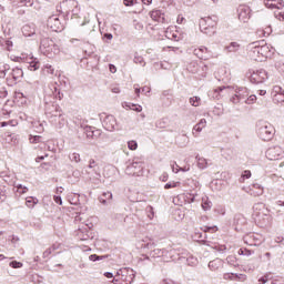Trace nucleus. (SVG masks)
<instances>
[{"instance_id": "34", "label": "nucleus", "mask_w": 284, "mask_h": 284, "mask_svg": "<svg viewBox=\"0 0 284 284\" xmlns=\"http://www.w3.org/2000/svg\"><path fill=\"white\" fill-rule=\"evenodd\" d=\"M206 125H207V121L205 119H201L200 122L194 125L193 130L195 132H203Z\"/></svg>"}, {"instance_id": "6", "label": "nucleus", "mask_w": 284, "mask_h": 284, "mask_svg": "<svg viewBox=\"0 0 284 284\" xmlns=\"http://www.w3.org/2000/svg\"><path fill=\"white\" fill-rule=\"evenodd\" d=\"M48 119L50 123L54 125V128H58V130H61V128H65V124L68 123V120H65V115L61 111H55V114L52 113V111H47Z\"/></svg>"}, {"instance_id": "35", "label": "nucleus", "mask_w": 284, "mask_h": 284, "mask_svg": "<svg viewBox=\"0 0 284 284\" xmlns=\"http://www.w3.org/2000/svg\"><path fill=\"white\" fill-rule=\"evenodd\" d=\"M227 52H239L241 50V44L239 42H231L230 45L225 47Z\"/></svg>"}, {"instance_id": "46", "label": "nucleus", "mask_w": 284, "mask_h": 284, "mask_svg": "<svg viewBox=\"0 0 284 284\" xmlns=\"http://www.w3.org/2000/svg\"><path fill=\"white\" fill-rule=\"evenodd\" d=\"M165 37H166V39H172V41H179V34L178 33H172L170 31V29H168L165 31Z\"/></svg>"}, {"instance_id": "28", "label": "nucleus", "mask_w": 284, "mask_h": 284, "mask_svg": "<svg viewBox=\"0 0 284 284\" xmlns=\"http://www.w3.org/2000/svg\"><path fill=\"white\" fill-rule=\"evenodd\" d=\"M11 77L14 81H19V79H23V70L21 68H14L11 71Z\"/></svg>"}, {"instance_id": "17", "label": "nucleus", "mask_w": 284, "mask_h": 284, "mask_svg": "<svg viewBox=\"0 0 284 284\" xmlns=\"http://www.w3.org/2000/svg\"><path fill=\"white\" fill-rule=\"evenodd\" d=\"M202 230H203L204 234L201 233V232H195L193 237L194 239H200V241H202V243H203V241H204L203 239H207V232H217L219 227H216V226H204V227H202Z\"/></svg>"}, {"instance_id": "24", "label": "nucleus", "mask_w": 284, "mask_h": 284, "mask_svg": "<svg viewBox=\"0 0 284 284\" xmlns=\"http://www.w3.org/2000/svg\"><path fill=\"white\" fill-rule=\"evenodd\" d=\"M203 241V245H207L209 247H212L213 250H216V252H225L227 250V247L225 245H221V244H213L212 242L207 241V240H202Z\"/></svg>"}, {"instance_id": "36", "label": "nucleus", "mask_w": 284, "mask_h": 284, "mask_svg": "<svg viewBox=\"0 0 284 284\" xmlns=\"http://www.w3.org/2000/svg\"><path fill=\"white\" fill-rule=\"evenodd\" d=\"M186 264L190 267H196L199 265V260L195 256H193V255H189L186 257Z\"/></svg>"}, {"instance_id": "50", "label": "nucleus", "mask_w": 284, "mask_h": 284, "mask_svg": "<svg viewBox=\"0 0 284 284\" xmlns=\"http://www.w3.org/2000/svg\"><path fill=\"white\" fill-rule=\"evenodd\" d=\"M42 71L44 74H54V68H52V65H50V64H45L42 68Z\"/></svg>"}, {"instance_id": "39", "label": "nucleus", "mask_w": 284, "mask_h": 284, "mask_svg": "<svg viewBox=\"0 0 284 284\" xmlns=\"http://www.w3.org/2000/svg\"><path fill=\"white\" fill-rule=\"evenodd\" d=\"M69 159L72 163H81V154L78 152L70 153Z\"/></svg>"}, {"instance_id": "31", "label": "nucleus", "mask_w": 284, "mask_h": 284, "mask_svg": "<svg viewBox=\"0 0 284 284\" xmlns=\"http://www.w3.org/2000/svg\"><path fill=\"white\" fill-rule=\"evenodd\" d=\"M164 254H165V250L164 248H153L150 252V256L152 258H159V257L163 256Z\"/></svg>"}, {"instance_id": "57", "label": "nucleus", "mask_w": 284, "mask_h": 284, "mask_svg": "<svg viewBox=\"0 0 284 284\" xmlns=\"http://www.w3.org/2000/svg\"><path fill=\"white\" fill-rule=\"evenodd\" d=\"M128 148L129 150H136V148H139V143H136L134 140H131L128 142Z\"/></svg>"}, {"instance_id": "9", "label": "nucleus", "mask_w": 284, "mask_h": 284, "mask_svg": "<svg viewBox=\"0 0 284 284\" xmlns=\"http://www.w3.org/2000/svg\"><path fill=\"white\" fill-rule=\"evenodd\" d=\"M247 75L251 83H256V84L264 83V81H267V79H270L267 71H265L264 69L250 71Z\"/></svg>"}, {"instance_id": "13", "label": "nucleus", "mask_w": 284, "mask_h": 284, "mask_svg": "<svg viewBox=\"0 0 284 284\" xmlns=\"http://www.w3.org/2000/svg\"><path fill=\"white\" fill-rule=\"evenodd\" d=\"M102 125L108 132L119 130V124L116 123V118H114V115H106L102 122Z\"/></svg>"}, {"instance_id": "29", "label": "nucleus", "mask_w": 284, "mask_h": 284, "mask_svg": "<svg viewBox=\"0 0 284 284\" xmlns=\"http://www.w3.org/2000/svg\"><path fill=\"white\" fill-rule=\"evenodd\" d=\"M123 108L133 110V112H142L143 111V106H141L140 104H134V103H130V102H124Z\"/></svg>"}, {"instance_id": "26", "label": "nucleus", "mask_w": 284, "mask_h": 284, "mask_svg": "<svg viewBox=\"0 0 284 284\" xmlns=\"http://www.w3.org/2000/svg\"><path fill=\"white\" fill-rule=\"evenodd\" d=\"M235 94L239 97L241 101L247 99L250 97V91L246 88H240L235 91Z\"/></svg>"}, {"instance_id": "42", "label": "nucleus", "mask_w": 284, "mask_h": 284, "mask_svg": "<svg viewBox=\"0 0 284 284\" xmlns=\"http://www.w3.org/2000/svg\"><path fill=\"white\" fill-rule=\"evenodd\" d=\"M226 263L229 265H232L233 267H237L239 266V263L236 262V256H234V255H229L226 257Z\"/></svg>"}, {"instance_id": "49", "label": "nucleus", "mask_w": 284, "mask_h": 284, "mask_svg": "<svg viewBox=\"0 0 284 284\" xmlns=\"http://www.w3.org/2000/svg\"><path fill=\"white\" fill-rule=\"evenodd\" d=\"M239 254L240 256H252L254 254V251H250L247 248H240Z\"/></svg>"}, {"instance_id": "27", "label": "nucleus", "mask_w": 284, "mask_h": 284, "mask_svg": "<svg viewBox=\"0 0 284 284\" xmlns=\"http://www.w3.org/2000/svg\"><path fill=\"white\" fill-rule=\"evenodd\" d=\"M48 110L50 112H52V114H57V112H61V110L59 109V105L54 104V103H47L45 104V108H44V112H45V115L48 118Z\"/></svg>"}, {"instance_id": "37", "label": "nucleus", "mask_w": 284, "mask_h": 284, "mask_svg": "<svg viewBox=\"0 0 284 284\" xmlns=\"http://www.w3.org/2000/svg\"><path fill=\"white\" fill-rule=\"evenodd\" d=\"M70 43H72V44L75 45L77 48H82L83 45H85V43H90V41H85V40L72 38V39L70 40Z\"/></svg>"}, {"instance_id": "47", "label": "nucleus", "mask_w": 284, "mask_h": 284, "mask_svg": "<svg viewBox=\"0 0 284 284\" xmlns=\"http://www.w3.org/2000/svg\"><path fill=\"white\" fill-rule=\"evenodd\" d=\"M81 13V9L79 8V6L74 7L72 10H71V19H79V14Z\"/></svg>"}, {"instance_id": "19", "label": "nucleus", "mask_w": 284, "mask_h": 284, "mask_svg": "<svg viewBox=\"0 0 284 284\" xmlns=\"http://www.w3.org/2000/svg\"><path fill=\"white\" fill-rule=\"evenodd\" d=\"M23 37H34L37 34V26L34 23L24 24L22 27Z\"/></svg>"}, {"instance_id": "1", "label": "nucleus", "mask_w": 284, "mask_h": 284, "mask_svg": "<svg viewBox=\"0 0 284 284\" xmlns=\"http://www.w3.org/2000/svg\"><path fill=\"white\" fill-rule=\"evenodd\" d=\"M247 50H248V57L253 60V61H265V59L272 57V54H274V48H272V45L265 43V41H255V42H251L247 45Z\"/></svg>"}, {"instance_id": "51", "label": "nucleus", "mask_w": 284, "mask_h": 284, "mask_svg": "<svg viewBox=\"0 0 284 284\" xmlns=\"http://www.w3.org/2000/svg\"><path fill=\"white\" fill-rule=\"evenodd\" d=\"M9 265H10V267H12L13 270H21V267H23V263L17 262V261L10 262Z\"/></svg>"}, {"instance_id": "8", "label": "nucleus", "mask_w": 284, "mask_h": 284, "mask_svg": "<svg viewBox=\"0 0 284 284\" xmlns=\"http://www.w3.org/2000/svg\"><path fill=\"white\" fill-rule=\"evenodd\" d=\"M125 174L129 176H141L143 174V162L139 159L133 160L125 169Z\"/></svg>"}, {"instance_id": "15", "label": "nucleus", "mask_w": 284, "mask_h": 284, "mask_svg": "<svg viewBox=\"0 0 284 284\" xmlns=\"http://www.w3.org/2000/svg\"><path fill=\"white\" fill-rule=\"evenodd\" d=\"M246 193L250 194V196H263L264 187L260 183H253L250 185Z\"/></svg>"}, {"instance_id": "38", "label": "nucleus", "mask_w": 284, "mask_h": 284, "mask_svg": "<svg viewBox=\"0 0 284 284\" xmlns=\"http://www.w3.org/2000/svg\"><path fill=\"white\" fill-rule=\"evenodd\" d=\"M196 161H197V168L200 170H205V168H207V160L205 158L196 156Z\"/></svg>"}, {"instance_id": "10", "label": "nucleus", "mask_w": 284, "mask_h": 284, "mask_svg": "<svg viewBox=\"0 0 284 284\" xmlns=\"http://www.w3.org/2000/svg\"><path fill=\"white\" fill-rule=\"evenodd\" d=\"M265 156L268 161H278L284 156L283 148L280 145L270 146L265 152Z\"/></svg>"}, {"instance_id": "32", "label": "nucleus", "mask_w": 284, "mask_h": 284, "mask_svg": "<svg viewBox=\"0 0 284 284\" xmlns=\"http://www.w3.org/2000/svg\"><path fill=\"white\" fill-rule=\"evenodd\" d=\"M150 17L153 21H161L163 18V12L161 10H153L150 12Z\"/></svg>"}, {"instance_id": "4", "label": "nucleus", "mask_w": 284, "mask_h": 284, "mask_svg": "<svg viewBox=\"0 0 284 284\" xmlns=\"http://www.w3.org/2000/svg\"><path fill=\"white\" fill-rule=\"evenodd\" d=\"M274 132L275 129L272 123L263 120L256 122V134L262 141H272Z\"/></svg>"}, {"instance_id": "58", "label": "nucleus", "mask_w": 284, "mask_h": 284, "mask_svg": "<svg viewBox=\"0 0 284 284\" xmlns=\"http://www.w3.org/2000/svg\"><path fill=\"white\" fill-rule=\"evenodd\" d=\"M33 3H34V1H32V0H20V1H19V4H20V6H27V8L32 7Z\"/></svg>"}, {"instance_id": "2", "label": "nucleus", "mask_w": 284, "mask_h": 284, "mask_svg": "<svg viewBox=\"0 0 284 284\" xmlns=\"http://www.w3.org/2000/svg\"><path fill=\"white\" fill-rule=\"evenodd\" d=\"M253 219L258 227H270L274 217L263 202H258L253 205Z\"/></svg>"}, {"instance_id": "18", "label": "nucleus", "mask_w": 284, "mask_h": 284, "mask_svg": "<svg viewBox=\"0 0 284 284\" xmlns=\"http://www.w3.org/2000/svg\"><path fill=\"white\" fill-rule=\"evenodd\" d=\"M264 6L270 10H274L276 8L277 10H281L282 8H284V1L283 0H264Z\"/></svg>"}, {"instance_id": "22", "label": "nucleus", "mask_w": 284, "mask_h": 284, "mask_svg": "<svg viewBox=\"0 0 284 284\" xmlns=\"http://www.w3.org/2000/svg\"><path fill=\"white\" fill-rule=\"evenodd\" d=\"M40 68H41V62H39L37 58L29 59L28 70H30L31 72H37V70H39Z\"/></svg>"}, {"instance_id": "55", "label": "nucleus", "mask_w": 284, "mask_h": 284, "mask_svg": "<svg viewBox=\"0 0 284 284\" xmlns=\"http://www.w3.org/2000/svg\"><path fill=\"white\" fill-rule=\"evenodd\" d=\"M29 141L30 143H41V135H30Z\"/></svg>"}, {"instance_id": "3", "label": "nucleus", "mask_w": 284, "mask_h": 284, "mask_svg": "<svg viewBox=\"0 0 284 284\" xmlns=\"http://www.w3.org/2000/svg\"><path fill=\"white\" fill-rule=\"evenodd\" d=\"M136 278V272L131 267H122L116 271L111 283L113 284H132Z\"/></svg>"}, {"instance_id": "21", "label": "nucleus", "mask_w": 284, "mask_h": 284, "mask_svg": "<svg viewBox=\"0 0 284 284\" xmlns=\"http://www.w3.org/2000/svg\"><path fill=\"white\" fill-rule=\"evenodd\" d=\"M112 192H104L101 194V196L99 197V201L102 205H112Z\"/></svg>"}, {"instance_id": "54", "label": "nucleus", "mask_w": 284, "mask_h": 284, "mask_svg": "<svg viewBox=\"0 0 284 284\" xmlns=\"http://www.w3.org/2000/svg\"><path fill=\"white\" fill-rule=\"evenodd\" d=\"M233 276L235 281H242V282L247 281V275L245 274L233 273Z\"/></svg>"}, {"instance_id": "33", "label": "nucleus", "mask_w": 284, "mask_h": 284, "mask_svg": "<svg viewBox=\"0 0 284 284\" xmlns=\"http://www.w3.org/2000/svg\"><path fill=\"white\" fill-rule=\"evenodd\" d=\"M51 90L55 99H59L60 101L63 99V93H61V90L57 87V84H51Z\"/></svg>"}, {"instance_id": "41", "label": "nucleus", "mask_w": 284, "mask_h": 284, "mask_svg": "<svg viewBox=\"0 0 284 284\" xmlns=\"http://www.w3.org/2000/svg\"><path fill=\"white\" fill-rule=\"evenodd\" d=\"M84 132L87 134V139H94V126H85Z\"/></svg>"}, {"instance_id": "25", "label": "nucleus", "mask_w": 284, "mask_h": 284, "mask_svg": "<svg viewBox=\"0 0 284 284\" xmlns=\"http://www.w3.org/2000/svg\"><path fill=\"white\" fill-rule=\"evenodd\" d=\"M222 265H223V260H221V258H215V260L209 262V268L212 272H216V270H219V267H221Z\"/></svg>"}, {"instance_id": "40", "label": "nucleus", "mask_w": 284, "mask_h": 284, "mask_svg": "<svg viewBox=\"0 0 284 284\" xmlns=\"http://www.w3.org/2000/svg\"><path fill=\"white\" fill-rule=\"evenodd\" d=\"M202 209L207 212V210H212V202L207 200V197L202 199Z\"/></svg>"}, {"instance_id": "11", "label": "nucleus", "mask_w": 284, "mask_h": 284, "mask_svg": "<svg viewBox=\"0 0 284 284\" xmlns=\"http://www.w3.org/2000/svg\"><path fill=\"white\" fill-rule=\"evenodd\" d=\"M47 26L50 30H52V32H62V30L65 28V24L61 22L59 16L57 14L49 17Z\"/></svg>"}, {"instance_id": "64", "label": "nucleus", "mask_w": 284, "mask_h": 284, "mask_svg": "<svg viewBox=\"0 0 284 284\" xmlns=\"http://www.w3.org/2000/svg\"><path fill=\"white\" fill-rule=\"evenodd\" d=\"M267 281H270V276L268 275H264V276L258 278V283L260 284H265V283H267Z\"/></svg>"}, {"instance_id": "56", "label": "nucleus", "mask_w": 284, "mask_h": 284, "mask_svg": "<svg viewBox=\"0 0 284 284\" xmlns=\"http://www.w3.org/2000/svg\"><path fill=\"white\" fill-rule=\"evenodd\" d=\"M246 105H252L253 103H256V95L252 94L245 100Z\"/></svg>"}, {"instance_id": "61", "label": "nucleus", "mask_w": 284, "mask_h": 284, "mask_svg": "<svg viewBox=\"0 0 284 284\" xmlns=\"http://www.w3.org/2000/svg\"><path fill=\"white\" fill-rule=\"evenodd\" d=\"M195 199H196V197H195L194 194H192V193H187V194L185 195V201L189 202V203H194Z\"/></svg>"}, {"instance_id": "5", "label": "nucleus", "mask_w": 284, "mask_h": 284, "mask_svg": "<svg viewBox=\"0 0 284 284\" xmlns=\"http://www.w3.org/2000/svg\"><path fill=\"white\" fill-rule=\"evenodd\" d=\"M85 173L90 181H100L101 180V165L94 160H89V164L85 169Z\"/></svg>"}, {"instance_id": "12", "label": "nucleus", "mask_w": 284, "mask_h": 284, "mask_svg": "<svg viewBox=\"0 0 284 284\" xmlns=\"http://www.w3.org/2000/svg\"><path fill=\"white\" fill-rule=\"evenodd\" d=\"M239 21L242 23H247L252 17V9L247 6H240L237 8Z\"/></svg>"}, {"instance_id": "14", "label": "nucleus", "mask_w": 284, "mask_h": 284, "mask_svg": "<svg viewBox=\"0 0 284 284\" xmlns=\"http://www.w3.org/2000/svg\"><path fill=\"white\" fill-rule=\"evenodd\" d=\"M77 6H79V2L77 0H64L60 4V8L63 10V14L70 17V13L72 12V10H74V8H77Z\"/></svg>"}, {"instance_id": "48", "label": "nucleus", "mask_w": 284, "mask_h": 284, "mask_svg": "<svg viewBox=\"0 0 284 284\" xmlns=\"http://www.w3.org/2000/svg\"><path fill=\"white\" fill-rule=\"evenodd\" d=\"M275 69L282 77H284V63L282 61L275 63Z\"/></svg>"}, {"instance_id": "16", "label": "nucleus", "mask_w": 284, "mask_h": 284, "mask_svg": "<svg viewBox=\"0 0 284 284\" xmlns=\"http://www.w3.org/2000/svg\"><path fill=\"white\" fill-rule=\"evenodd\" d=\"M210 21H212L211 18L201 19V20H200V30H201V32H203L204 34L212 36V34H214V26L207 27V23H210Z\"/></svg>"}, {"instance_id": "63", "label": "nucleus", "mask_w": 284, "mask_h": 284, "mask_svg": "<svg viewBox=\"0 0 284 284\" xmlns=\"http://www.w3.org/2000/svg\"><path fill=\"white\" fill-rule=\"evenodd\" d=\"M54 247H49L43 252V258H48V256H50V254H52V252H54Z\"/></svg>"}, {"instance_id": "30", "label": "nucleus", "mask_w": 284, "mask_h": 284, "mask_svg": "<svg viewBox=\"0 0 284 284\" xmlns=\"http://www.w3.org/2000/svg\"><path fill=\"white\" fill-rule=\"evenodd\" d=\"M38 203H39V199H37L34 196H29L26 199V205L30 210H32L34 207V205H37Z\"/></svg>"}, {"instance_id": "43", "label": "nucleus", "mask_w": 284, "mask_h": 284, "mask_svg": "<svg viewBox=\"0 0 284 284\" xmlns=\"http://www.w3.org/2000/svg\"><path fill=\"white\" fill-rule=\"evenodd\" d=\"M189 103L193 105V108H199V105H201V99L199 97H192L190 98Z\"/></svg>"}, {"instance_id": "52", "label": "nucleus", "mask_w": 284, "mask_h": 284, "mask_svg": "<svg viewBox=\"0 0 284 284\" xmlns=\"http://www.w3.org/2000/svg\"><path fill=\"white\" fill-rule=\"evenodd\" d=\"M252 178V172L251 171H243L242 176L240 179V183H243L245 179H251Z\"/></svg>"}, {"instance_id": "60", "label": "nucleus", "mask_w": 284, "mask_h": 284, "mask_svg": "<svg viewBox=\"0 0 284 284\" xmlns=\"http://www.w3.org/2000/svg\"><path fill=\"white\" fill-rule=\"evenodd\" d=\"M274 101H277V103H284V93L275 94Z\"/></svg>"}, {"instance_id": "7", "label": "nucleus", "mask_w": 284, "mask_h": 284, "mask_svg": "<svg viewBox=\"0 0 284 284\" xmlns=\"http://www.w3.org/2000/svg\"><path fill=\"white\" fill-rule=\"evenodd\" d=\"M40 50L43 54H59L60 49L50 38H43L40 42Z\"/></svg>"}, {"instance_id": "20", "label": "nucleus", "mask_w": 284, "mask_h": 284, "mask_svg": "<svg viewBox=\"0 0 284 284\" xmlns=\"http://www.w3.org/2000/svg\"><path fill=\"white\" fill-rule=\"evenodd\" d=\"M232 92V87H219L214 90L215 99L227 97Z\"/></svg>"}, {"instance_id": "62", "label": "nucleus", "mask_w": 284, "mask_h": 284, "mask_svg": "<svg viewBox=\"0 0 284 284\" xmlns=\"http://www.w3.org/2000/svg\"><path fill=\"white\" fill-rule=\"evenodd\" d=\"M223 278H224L225 281H236V278H234V273H225V274L223 275Z\"/></svg>"}, {"instance_id": "23", "label": "nucleus", "mask_w": 284, "mask_h": 284, "mask_svg": "<svg viewBox=\"0 0 284 284\" xmlns=\"http://www.w3.org/2000/svg\"><path fill=\"white\" fill-rule=\"evenodd\" d=\"M211 187L215 192H221V190H225V181H223V180H214L211 183Z\"/></svg>"}, {"instance_id": "44", "label": "nucleus", "mask_w": 284, "mask_h": 284, "mask_svg": "<svg viewBox=\"0 0 284 284\" xmlns=\"http://www.w3.org/2000/svg\"><path fill=\"white\" fill-rule=\"evenodd\" d=\"M172 187H181V182L171 181L164 185V190H172Z\"/></svg>"}, {"instance_id": "53", "label": "nucleus", "mask_w": 284, "mask_h": 284, "mask_svg": "<svg viewBox=\"0 0 284 284\" xmlns=\"http://www.w3.org/2000/svg\"><path fill=\"white\" fill-rule=\"evenodd\" d=\"M33 128L38 134H41L43 132V124L40 122H33Z\"/></svg>"}, {"instance_id": "59", "label": "nucleus", "mask_w": 284, "mask_h": 284, "mask_svg": "<svg viewBox=\"0 0 284 284\" xmlns=\"http://www.w3.org/2000/svg\"><path fill=\"white\" fill-rule=\"evenodd\" d=\"M103 258H105L104 256H99L97 254H92L89 256V260L92 261L93 263L97 261H103Z\"/></svg>"}, {"instance_id": "45", "label": "nucleus", "mask_w": 284, "mask_h": 284, "mask_svg": "<svg viewBox=\"0 0 284 284\" xmlns=\"http://www.w3.org/2000/svg\"><path fill=\"white\" fill-rule=\"evenodd\" d=\"M172 168V172H174V174H179V172H190V166H184V168H180L179 164H176V171L174 170V164H171Z\"/></svg>"}]
</instances>
